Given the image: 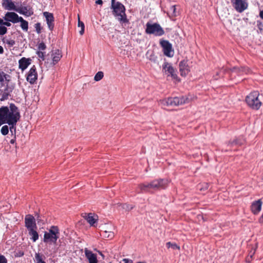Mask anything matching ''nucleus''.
<instances>
[{
    "mask_svg": "<svg viewBox=\"0 0 263 263\" xmlns=\"http://www.w3.org/2000/svg\"><path fill=\"white\" fill-rule=\"evenodd\" d=\"M21 117L18 108L13 103L0 107V120L8 125H16Z\"/></svg>",
    "mask_w": 263,
    "mask_h": 263,
    "instance_id": "f257e3e1",
    "label": "nucleus"
},
{
    "mask_svg": "<svg viewBox=\"0 0 263 263\" xmlns=\"http://www.w3.org/2000/svg\"><path fill=\"white\" fill-rule=\"evenodd\" d=\"M167 181L163 179H155L149 182H146L138 185L141 192H153V191L164 189Z\"/></svg>",
    "mask_w": 263,
    "mask_h": 263,
    "instance_id": "f03ea898",
    "label": "nucleus"
},
{
    "mask_svg": "<svg viewBox=\"0 0 263 263\" xmlns=\"http://www.w3.org/2000/svg\"><path fill=\"white\" fill-rule=\"evenodd\" d=\"M110 8L112 10V14L121 24L123 25L129 23L125 13V6L121 3L116 0H111Z\"/></svg>",
    "mask_w": 263,
    "mask_h": 263,
    "instance_id": "7ed1b4c3",
    "label": "nucleus"
},
{
    "mask_svg": "<svg viewBox=\"0 0 263 263\" xmlns=\"http://www.w3.org/2000/svg\"><path fill=\"white\" fill-rule=\"evenodd\" d=\"M60 232L57 226H52L48 232H45L43 241L46 243L55 244L59 238Z\"/></svg>",
    "mask_w": 263,
    "mask_h": 263,
    "instance_id": "20e7f679",
    "label": "nucleus"
},
{
    "mask_svg": "<svg viewBox=\"0 0 263 263\" xmlns=\"http://www.w3.org/2000/svg\"><path fill=\"white\" fill-rule=\"evenodd\" d=\"M259 96V93L258 91H254L246 97V103L251 108L258 110L260 107L262 103L258 98Z\"/></svg>",
    "mask_w": 263,
    "mask_h": 263,
    "instance_id": "39448f33",
    "label": "nucleus"
},
{
    "mask_svg": "<svg viewBox=\"0 0 263 263\" xmlns=\"http://www.w3.org/2000/svg\"><path fill=\"white\" fill-rule=\"evenodd\" d=\"M145 33L147 34H153L156 36H160L163 35L165 32L159 24H151L147 22L146 24Z\"/></svg>",
    "mask_w": 263,
    "mask_h": 263,
    "instance_id": "423d86ee",
    "label": "nucleus"
},
{
    "mask_svg": "<svg viewBox=\"0 0 263 263\" xmlns=\"http://www.w3.org/2000/svg\"><path fill=\"white\" fill-rule=\"evenodd\" d=\"M15 84L14 83H8L4 85V88H0V101H5L11 97V93L15 89Z\"/></svg>",
    "mask_w": 263,
    "mask_h": 263,
    "instance_id": "0eeeda50",
    "label": "nucleus"
},
{
    "mask_svg": "<svg viewBox=\"0 0 263 263\" xmlns=\"http://www.w3.org/2000/svg\"><path fill=\"white\" fill-rule=\"evenodd\" d=\"M190 99L184 96L181 97L168 98L167 99L163 100L162 103L167 106H178L188 103Z\"/></svg>",
    "mask_w": 263,
    "mask_h": 263,
    "instance_id": "6e6552de",
    "label": "nucleus"
},
{
    "mask_svg": "<svg viewBox=\"0 0 263 263\" xmlns=\"http://www.w3.org/2000/svg\"><path fill=\"white\" fill-rule=\"evenodd\" d=\"M160 45L162 48L163 54L167 57H173L174 55V51L173 49L172 44L169 41L164 40L160 41Z\"/></svg>",
    "mask_w": 263,
    "mask_h": 263,
    "instance_id": "1a4fd4ad",
    "label": "nucleus"
},
{
    "mask_svg": "<svg viewBox=\"0 0 263 263\" xmlns=\"http://www.w3.org/2000/svg\"><path fill=\"white\" fill-rule=\"evenodd\" d=\"M232 5L235 10L239 12L242 13L248 7V3L247 0H230Z\"/></svg>",
    "mask_w": 263,
    "mask_h": 263,
    "instance_id": "9d476101",
    "label": "nucleus"
},
{
    "mask_svg": "<svg viewBox=\"0 0 263 263\" xmlns=\"http://www.w3.org/2000/svg\"><path fill=\"white\" fill-rule=\"evenodd\" d=\"M162 71L168 77L171 76L174 79H177V74L171 63L165 62L162 65Z\"/></svg>",
    "mask_w": 263,
    "mask_h": 263,
    "instance_id": "9b49d317",
    "label": "nucleus"
},
{
    "mask_svg": "<svg viewBox=\"0 0 263 263\" xmlns=\"http://www.w3.org/2000/svg\"><path fill=\"white\" fill-rule=\"evenodd\" d=\"M25 226L27 230L37 229L35 219L32 215L28 214L25 218Z\"/></svg>",
    "mask_w": 263,
    "mask_h": 263,
    "instance_id": "f8f14e48",
    "label": "nucleus"
},
{
    "mask_svg": "<svg viewBox=\"0 0 263 263\" xmlns=\"http://www.w3.org/2000/svg\"><path fill=\"white\" fill-rule=\"evenodd\" d=\"M37 79V74L36 69L35 65H33L28 71L27 76V81L30 84L35 83Z\"/></svg>",
    "mask_w": 263,
    "mask_h": 263,
    "instance_id": "ddd939ff",
    "label": "nucleus"
},
{
    "mask_svg": "<svg viewBox=\"0 0 263 263\" xmlns=\"http://www.w3.org/2000/svg\"><path fill=\"white\" fill-rule=\"evenodd\" d=\"M21 16L14 12H7L3 17V19L6 21L11 22L13 24L18 23V20Z\"/></svg>",
    "mask_w": 263,
    "mask_h": 263,
    "instance_id": "4468645a",
    "label": "nucleus"
},
{
    "mask_svg": "<svg viewBox=\"0 0 263 263\" xmlns=\"http://www.w3.org/2000/svg\"><path fill=\"white\" fill-rule=\"evenodd\" d=\"M16 12L26 16H30L33 14V11L29 6H21L18 7Z\"/></svg>",
    "mask_w": 263,
    "mask_h": 263,
    "instance_id": "2eb2a0df",
    "label": "nucleus"
},
{
    "mask_svg": "<svg viewBox=\"0 0 263 263\" xmlns=\"http://www.w3.org/2000/svg\"><path fill=\"white\" fill-rule=\"evenodd\" d=\"M43 15L46 18V21L48 25V27L50 31H52L54 26V16L52 13L48 12H43Z\"/></svg>",
    "mask_w": 263,
    "mask_h": 263,
    "instance_id": "dca6fc26",
    "label": "nucleus"
},
{
    "mask_svg": "<svg viewBox=\"0 0 263 263\" xmlns=\"http://www.w3.org/2000/svg\"><path fill=\"white\" fill-rule=\"evenodd\" d=\"M262 203L261 199H258L252 203L251 210L254 214L257 215L260 212L261 209Z\"/></svg>",
    "mask_w": 263,
    "mask_h": 263,
    "instance_id": "f3484780",
    "label": "nucleus"
},
{
    "mask_svg": "<svg viewBox=\"0 0 263 263\" xmlns=\"http://www.w3.org/2000/svg\"><path fill=\"white\" fill-rule=\"evenodd\" d=\"M179 66L181 76H186L190 71V68L187 64V61L185 60L181 61L179 63Z\"/></svg>",
    "mask_w": 263,
    "mask_h": 263,
    "instance_id": "a211bd4d",
    "label": "nucleus"
},
{
    "mask_svg": "<svg viewBox=\"0 0 263 263\" xmlns=\"http://www.w3.org/2000/svg\"><path fill=\"white\" fill-rule=\"evenodd\" d=\"M2 6L5 10H14L16 12V7L12 0H3Z\"/></svg>",
    "mask_w": 263,
    "mask_h": 263,
    "instance_id": "6ab92c4d",
    "label": "nucleus"
},
{
    "mask_svg": "<svg viewBox=\"0 0 263 263\" xmlns=\"http://www.w3.org/2000/svg\"><path fill=\"white\" fill-rule=\"evenodd\" d=\"M31 60L30 58L23 57L18 61V67L22 71L25 70L31 64Z\"/></svg>",
    "mask_w": 263,
    "mask_h": 263,
    "instance_id": "aec40b11",
    "label": "nucleus"
},
{
    "mask_svg": "<svg viewBox=\"0 0 263 263\" xmlns=\"http://www.w3.org/2000/svg\"><path fill=\"white\" fill-rule=\"evenodd\" d=\"M85 254L86 257L88 260L89 263H98L97 255L93 253L92 251L85 249Z\"/></svg>",
    "mask_w": 263,
    "mask_h": 263,
    "instance_id": "412c9836",
    "label": "nucleus"
},
{
    "mask_svg": "<svg viewBox=\"0 0 263 263\" xmlns=\"http://www.w3.org/2000/svg\"><path fill=\"white\" fill-rule=\"evenodd\" d=\"M52 63L53 65L56 64L62 57V52L59 49H55L52 51L51 54Z\"/></svg>",
    "mask_w": 263,
    "mask_h": 263,
    "instance_id": "4be33fe9",
    "label": "nucleus"
},
{
    "mask_svg": "<svg viewBox=\"0 0 263 263\" xmlns=\"http://www.w3.org/2000/svg\"><path fill=\"white\" fill-rule=\"evenodd\" d=\"M37 229H33L28 230L29 235L31 236L30 239L35 242L39 239V234L36 231Z\"/></svg>",
    "mask_w": 263,
    "mask_h": 263,
    "instance_id": "5701e85b",
    "label": "nucleus"
},
{
    "mask_svg": "<svg viewBox=\"0 0 263 263\" xmlns=\"http://www.w3.org/2000/svg\"><path fill=\"white\" fill-rule=\"evenodd\" d=\"M244 143V140L242 138H238L233 140V141H230L228 143V146L230 147L234 146L235 145H241Z\"/></svg>",
    "mask_w": 263,
    "mask_h": 263,
    "instance_id": "b1692460",
    "label": "nucleus"
},
{
    "mask_svg": "<svg viewBox=\"0 0 263 263\" xmlns=\"http://www.w3.org/2000/svg\"><path fill=\"white\" fill-rule=\"evenodd\" d=\"M18 22L21 23L20 26L22 30L27 32L28 29V22L25 20L22 17H20L18 20Z\"/></svg>",
    "mask_w": 263,
    "mask_h": 263,
    "instance_id": "393cba45",
    "label": "nucleus"
},
{
    "mask_svg": "<svg viewBox=\"0 0 263 263\" xmlns=\"http://www.w3.org/2000/svg\"><path fill=\"white\" fill-rule=\"evenodd\" d=\"M10 76L3 70L0 69V83H3L4 81L9 82L10 81Z\"/></svg>",
    "mask_w": 263,
    "mask_h": 263,
    "instance_id": "a878e982",
    "label": "nucleus"
},
{
    "mask_svg": "<svg viewBox=\"0 0 263 263\" xmlns=\"http://www.w3.org/2000/svg\"><path fill=\"white\" fill-rule=\"evenodd\" d=\"M85 219L91 226H94L95 223L97 221V219L94 217L91 213H89L86 216Z\"/></svg>",
    "mask_w": 263,
    "mask_h": 263,
    "instance_id": "bb28decb",
    "label": "nucleus"
},
{
    "mask_svg": "<svg viewBox=\"0 0 263 263\" xmlns=\"http://www.w3.org/2000/svg\"><path fill=\"white\" fill-rule=\"evenodd\" d=\"M146 56L147 59L154 62H156L157 60V57L153 51L148 50L146 53Z\"/></svg>",
    "mask_w": 263,
    "mask_h": 263,
    "instance_id": "cd10ccee",
    "label": "nucleus"
},
{
    "mask_svg": "<svg viewBox=\"0 0 263 263\" xmlns=\"http://www.w3.org/2000/svg\"><path fill=\"white\" fill-rule=\"evenodd\" d=\"M101 235L105 238L111 239L114 237V233L111 231H104L102 232Z\"/></svg>",
    "mask_w": 263,
    "mask_h": 263,
    "instance_id": "c85d7f7f",
    "label": "nucleus"
},
{
    "mask_svg": "<svg viewBox=\"0 0 263 263\" xmlns=\"http://www.w3.org/2000/svg\"><path fill=\"white\" fill-rule=\"evenodd\" d=\"M166 246L167 248H172L173 250H180V247L176 243L167 242L166 243Z\"/></svg>",
    "mask_w": 263,
    "mask_h": 263,
    "instance_id": "c756f323",
    "label": "nucleus"
},
{
    "mask_svg": "<svg viewBox=\"0 0 263 263\" xmlns=\"http://www.w3.org/2000/svg\"><path fill=\"white\" fill-rule=\"evenodd\" d=\"M35 259L36 263H46L43 259V255L39 253H35Z\"/></svg>",
    "mask_w": 263,
    "mask_h": 263,
    "instance_id": "7c9ffc66",
    "label": "nucleus"
},
{
    "mask_svg": "<svg viewBox=\"0 0 263 263\" xmlns=\"http://www.w3.org/2000/svg\"><path fill=\"white\" fill-rule=\"evenodd\" d=\"M103 76H104L103 72L102 71H99L95 76L94 80L96 81H99L103 78Z\"/></svg>",
    "mask_w": 263,
    "mask_h": 263,
    "instance_id": "2f4dec72",
    "label": "nucleus"
},
{
    "mask_svg": "<svg viewBox=\"0 0 263 263\" xmlns=\"http://www.w3.org/2000/svg\"><path fill=\"white\" fill-rule=\"evenodd\" d=\"M256 26L258 29V32L263 33V23L259 20L256 21Z\"/></svg>",
    "mask_w": 263,
    "mask_h": 263,
    "instance_id": "473e14b6",
    "label": "nucleus"
},
{
    "mask_svg": "<svg viewBox=\"0 0 263 263\" xmlns=\"http://www.w3.org/2000/svg\"><path fill=\"white\" fill-rule=\"evenodd\" d=\"M9 130V127L8 125H4L3 126H2L1 130V134L5 136L8 134Z\"/></svg>",
    "mask_w": 263,
    "mask_h": 263,
    "instance_id": "72a5a7b5",
    "label": "nucleus"
},
{
    "mask_svg": "<svg viewBox=\"0 0 263 263\" xmlns=\"http://www.w3.org/2000/svg\"><path fill=\"white\" fill-rule=\"evenodd\" d=\"M36 218L35 221H36L38 223L44 224L45 223V220L42 218V217L38 214L35 215Z\"/></svg>",
    "mask_w": 263,
    "mask_h": 263,
    "instance_id": "f704fd0d",
    "label": "nucleus"
},
{
    "mask_svg": "<svg viewBox=\"0 0 263 263\" xmlns=\"http://www.w3.org/2000/svg\"><path fill=\"white\" fill-rule=\"evenodd\" d=\"M245 68L241 67H234L232 69H231V71L232 72H236L238 73H240L241 72H245Z\"/></svg>",
    "mask_w": 263,
    "mask_h": 263,
    "instance_id": "c9c22d12",
    "label": "nucleus"
},
{
    "mask_svg": "<svg viewBox=\"0 0 263 263\" xmlns=\"http://www.w3.org/2000/svg\"><path fill=\"white\" fill-rule=\"evenodd\" d=\"M121 205L122 206V208L126 211H129L134 208L132 205L126 203L121 204Z\"/></svg>",
    "mask_w": 263,
    "mask_h": 263,
    "instance_id": "e433bc0d",
    "label": "nucleus"
},
{
    "mask_svg": "<svg viewBox=\"0 0 263 263\" xmlns=\"http://www.w3.org/2000/svg\"><path fill=\"white\" fill-rule=\"evenodd\" d=\"M36 54H37L38 57L42 61H44V60H45V52H43L42 51H37L36 52Z\"/></svg>",
    "mask_w": 263,
    "mask_h": 263,
    "instance_id": "4c0bfd02",
    "label": "nucleus"
},
{
    "mask_svg": "<svg viewBox=\"0 0 263 263\" xmlns=\"http://www.w3.org/2000/svg\"><path fill=\"white\" fill-rule=\"evenodd\" d=\"M4 42L8 44L10 47L13 46L15 44V41L13 40H6L4 41Z\"/></svg>",
    "mask_w": 263,
    "mask_h": 263,
    "instance_id": "58836bf2",
    "label": "nucleus"
},
{
    "mask_svg": "<svg viewBox=\"0 0 263 263\" xmlns=\"http://www.w3.org/2000/svg\"><path fill=\"white\" fill-rule=\"evenodd\" d=\"M7 32V28L5 26H0V35H3Z\"/></svg>",
    "mask_w": 263,
    "mask_h": 263,
    "instance_id": "ea45409f",
    "label": "nucleus"
},
{
    "mask_svg": "<svg viewBox=\"0 0 263 263\" xmlns=\"http://www.w3.org/2000/svg\"><path fill=\"white\" fill-rule=\"evenodd\" d=\"M46 48V45L43 42L40 43L38 45V49L40 50L39 51H43L45 50Z\"/></svg>",
    "mask_w": 263,
    "mask_h": 263,
    "instance_id": "a19ab883",
    "label": "nucleus"
},
{
    "mask_svg": "<svg viewBox=\"0 0 263 263\" xmlns=\"http://www.w3.org/2000/svg\"><path fill=\"white\" fill-rule=\"evenodd\" d=\"M9 125L10 126L9 129H10V132L12 133V135L14 134V135H15L16 125H14V126H13V127H12L11 125Z\"/></svg>",
    "mask_w": 263,
    "mask_h": 263,
    "instance_id": "79ce46f5",
    "label": "nucleus"
},
{
    "mask_svg": "<svg viewBox=\"0 0 263 263\" xmlns=\"http://www.w3.org/2000/svg\"><path fill=\"white\" fill-rule=\"evenodd\" d=\"M0 263H7V259L3 255H0Z\"/></svg>",
    "mask_w": 263,
    "mask_h": 263,
    "instance_id": "37998d69",
    "label": "nucleus"
},
{
    "mask_svg": "<svg viewBox=\"0 0 263 263\" xmlns=\"http://www.w3.org/2000/svg\"><path fill=\"white\" fill-rule=\"evenodd\" d=\"M35 28L36 32L38 33H40L41 32V24H40V23H38L35 24Z\"/></svg>",
    "mask_w": 263,
    "mask_h": 263,
    "instance_id": "c03bdc74",
    "label": "nucleus"
},
{
    "mask_svg": "<svg viewBox=\"0 0 263 263\" xmlns=\"http://www.w3.org/2000/svg\"><path fill=\"white\" fill-rule=\"evenodd\" d=\"M78 26L80 27L81 28H85L84 24L82 22L80 21V20H79V21H78Z\"/></svg>",
    "mask_w": 263,
    "mask_h": 263,
    "instance_id": "a18cd8bd",
    "label": "nucleus"
},
{
    "mask_svg": "<svg viewBox=\"0 0 263 263\" xmlns=\"http://www.w3.org/2000/svg\"><path fill=\"white\" fill-rule=\"evenodd\" d=\"M10 22H9V21H4V23H3V25L4 26H7V27H9L11 26V23H10Z\"/></svg>",
    "mask_w": 263,
    "mask_h": 263,
    "instance_id": "49530a36",
    "label": "nucleus"
},
{
    "mask_svg": "<svg viewBox=\"0 0 263 263\" xmlns=\"http://www.w3.org/2000/svg\"><path fill=\"white\" fill-rule=\"evenodd\" d=\"M10 143L12 144L15 143V135H14V138L10 140Z\"/></svg>",
    "mask_w": 263,
    "mask_h": 263,
    "instance_id": "de8ad7c7",
    "label": "nucleus"
},
{
    "mask_svg": "<svg viewBox=\"0 0 263 263\" xmlns=\"http://www.w3.org/2000/svg\"><path fill=\"white\" fill-rule=\"evenodd\" d=\"M259 16L263 20V10L260 11Z\"/></svg>",
    "mask_w": 263,
    "mask_h": 263,
    "instance_id": "09e8293b",
    "label": "nucleus"
},
{
    "mask_svg": "<svg viewBox=\"0 0 263 263\" xmlns=\"http://www.w3.org/2000/svg\"><path fill=\"white\" fill-rule=\"evenodd\" d=\"M96 3L98 5H102L103 4L102 0H97Z\"/></svg>",
    "mask_w": 263,
    "mask_h": 263,
    "instance_id": "8fccbe9b",
    "label": "nucleus"
},
{
    "mask_svg": "<svg viewBox=\"0 0 263 263\" xmlns=\"http://www.w3.org/2000/svg\"><path fill=\"white\" fill-rule=\"evenodd\" d=\"M84 28H81V30L80 31V34L81 35H83L84 34Z\"/></svg>",
    "mask_w": 263,
    "mask_h": 263,
    "instance_id": "3c124183",
    "label": "nucleus"
},
{
    "mask_svg": "<svg viewBox=\"0 0 263 263\" xmlns=\"http://www.w3.org/2000/svg\"><path fill=\"white\" fill-rule=\"evenodd\" d=\"M171 9L173 11V13H175V10H176V7L175 5H173V6H172L171 7Z\"/></svg>",
    "mask_w": 263,
    "mask_h": 263,
    "instance_id": "603ef678",
    "label": "nucleus"
},
{
    "mask_svg": "<svg viewBox=\"0 0 263 263\" xmlns=\"http://www.w3.org/2000/svg\"><path fill=\"white\" fill-rule=\"evenodd\" d=\"M24 253L23 252L20 251L18 252V256H20V257L23 256L24 255Z\"/></svg>",
    "mask_w": 263,
    "mask_h": 263,
    "instance_id": "864d4df0",
    "label": "nucleus"
},
{
    "mask_svg": "<svg viewBox=\"0 0 263 263\" xmlns=\"http://www.w3.org/2000/svg\"><path fill=\"white\" fill-rule=\"evenodd\" d=\"M4 52V49L3 48L0 46V54H2Z\"/></svg>",
    "mask_w": 263,
    "mask_h": 263,
    "instance_id": "5fc2aeb1",
    "label": "nucleus"
},
{
    "mask_svg": "<svg viewBox=\"0 0 263 263\" xmlns=\"http://www.w3.org/2000/svg\"><path fill=\"white\" fill-rule=\"evenodd\" d=\"M128 260H128V259H127V258H124V259H123V261H124L125 263H128Z\"/></svg>",
    "mask_w": 263,
    "mask_h": 263,
    "instance_id": "6e6d98bb",
    "label": "nucleus"
},
{
    "mask_svg": "<svg viewBox=\"0 0 263 263\" xmlns=\"http://www.w3.org/2000/svg\"><path fill=\"white\" fill-rule=\"evenodd\" d=\"M4 22V21L2 19H1L0 18V25H3Z\"/></svg>",
    "mask_w": 263,
    "mask_h": 263,
    "instance_id": "4d7b16f0",
    "label": "nucleus"
},
{
    "mask_svg": "<svg viewBox=\"0 0 263 263\" xmlns=\"http://www.w3.org/2000/svg\"><path fill=\"white\" fill-rule=\"evenodd\" d=\"M208 188V184L207 183L205 184V186H204L203 190H206Z\"/></svg>",
    "mask_w": 263,
    "mask_h": 263,
    "instance_id": "13d9d810",
    "label": "nucleus"
},
{
    "mask_svg": "<svg viewBox=\"0 0 263 263\" xmlns=\"http://www.w3.org/2000/svg\"><path fill=\"white\" fill-rule=\"evenodd\" d=\"M2 122V121L0 120V126L3 124H6L5 123Z\"/></svg>",
    "mask_w": 263,
    "mask_h": 263,
    "instance_id": "bf43d9fd",
    "label": "nucleus"
},
{
    "mask_svg": "<svg viewBox=\"0 0 263 263\" xmlns=\"http://www.w3.org/2000/svg\"><path fill=\"white\" fill-rule=\"evenodd\" d=\"M136 263H145V262H144L139 261V262H136Z\"/></svg>",
    "mask_w": 263,
    "mask_h": 263,
    "instance_id": "052dcab7",
    "label": "nucleus"
}]
</instances>
